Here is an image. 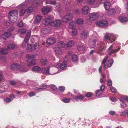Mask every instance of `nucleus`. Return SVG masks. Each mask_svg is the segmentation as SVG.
<instances>
[{
  "mask_svg": "<svg viewBox=\"0 0 128 128\" xmlns=\"http://www.w3.org/2000/svg\"><path fill=\"white\" fill-rule=\"evenodd\" d=\"M118 36L117 34L113 33L107 32L104 36V41L98 42L96 40H94L91 42L90 46L92 48H94L96 46H99V47L105 50L107 46L106 42L108 41L109 44L112 43L116 40Z\"/></svg>",
  "mask_w": 128,
  "mask_h": 128,
  "instance_id": "obj_1",
  "label": "nucleus"
},
{
  "mask_svg": "<svg viewBox=\"0 0 128 128\" xmlns=\"http://www.w3.org/2000/svg\"><path fill=\"white\" fill-rule=\"evenodd\" d=\"M113 45H112L108 48L107 51L108 55H110L112 54H116L121 49V44L119 42L116 43L114 47L115 49H113Z\"/></svg>",
  "mask_w": 128,
  "mask_h": 128,
  "instance_id": "obj_2",
  "label": "nucleus"
},
{
  "mask_svg": "<svg viewBox=\"0 0 128 128\" xmlns=\"http://www.w3.org/2000/svg\"><path fill=\"white\" fill-rule=\"evenodd\" d=\"M18 14V12L16 10L11 11L9 12L8 17L10 22L12 23H14L17 21Z\"/></svg>",
  "mask_w": 128,
  "mask_h": 128,
  "instance_id": "obj_3",
  "label": "nucleus"
},
{
  "mask_svg": "<svg viewBox=\"0 0 128 128\" xmlns=\"http://www.w3.org/2000/svg\"><path fill=\"white\" fill-rule=\"evenodd\" d=\"M57 46L55 47L54 48V50L55 53L58 55H60L62 53V52L60 47L62 48H66V45L62 41H60L58 44Z\"/></svg>",
  "mask_w": 128,
  "mask_h": 128,
  "instance_id": "obj_4",
  "label": "nucleus"
},
{
  "mask_svg": "<svg viewBox=\"0 0 128 128\" xmlns=\"http://www.w3.org/2000/svg\"><path fill=\"white\" fill-rule=\"evenodd\" d=\"M41 44H40L39 42H38L34 45L28 44L27 50L29 52H31L34 50L36 48H40Z\"/></svg>",
  "mask_w": 128,
  "mask_h": 128,
  "instance_id": "obj_5",
  "label": "nucleus"
},
{
  "mask_svg": "<svg viewBox=\"0 0 128 128\" xmlns=\"http://www.w3.org/2000/svg\"><path fill=\"white\" fill-rule=\"evenodd\" d=\"M36 60L35 56H27L26 64L29 66L34 65L36 64V63L34 62Z\"/></svg>",
  "mask_w": 128,
  "mask_h": 128,
  "instance_id": "obj_6",
  "label": "nucleus"
},
{
  "mask_svg": "<svg viewBox=\"0 0 128 128\" xmlns=\"http://www.w3.org/2000/svg\"><path fill=\"white\" fill-rule=\"evenodd\" d=\"M97 26L100 28H105L108 26V21L105 20H104L96 22Z\"/></svg>",
  "mask_w": 128,
  "mask_h": 128,
  "instance_id": "obj_7",
  "label": "nucleus"
},
{
  "mask_svg": "<svg viewBox=\"0 0 128 128\" xmlns=\"http://www.w3.org/2000/svg\"><path fill=\"white\" fill-rule=\"evenodd\" d=\"M87 3L89 5H93L95 8H98L101 4L100 0H88Z\"/></svg>",
  "mask_w": 128,
  "mask_h": 128,
  "instance_id": "obj_8",
  "label": "nucleus"
},
{
  "mask_svg": "<svg viewBox=\"0 0 128 128\" xmlns=\"http://www.w3.org/2000/svg\"><path fill=\"white\" fill-rule=\"evenodd\" d=\"M74 17L73 14L71 13L67 14L62 18V21L65 22H67L71 20Z\"/></svg>",
  "mask_w": 128,
  "mask_h": 128,
  "instance_id": "obj_9",
  "label": "nucleus"
},
{
  "mask_svg": "<svg viewBox=\"0 0 128 128\" xmlns=\"http://www.w3.org/2000/svg\"><path fill=\"white\" fill-rule=\"evenodd\" d=\"M99 16V14L96 12H95L90 13L88 15L89 18H90L93 21H94L98 19Z\"/></svg>",
  "mask_w": 128,
  "mask_h": 128,
  "instance_id": "obj_10",
  "label": "nucleus"
},
{
  "mask_svg": "<svg viewBox=\"0 0 128 128\" xmlns=\"http://www.w3.org/2000/svg\"><path fill=\"white\" fill-rule=\"evenodd\" d=\"M77 49L78 51V55L85 53L86 49L85 47L82 45H80L77 46Z\"/></svg>",
  "mask_w": 128,
  "mask_h": 128,
  "instance_id": "obj_11",
  "label": "nucleus"
},
{
  "mask_svg": "<svg viewBox=\"0 0 128 128\" xmlns=\"http://www.w3.org/2000/svg\"><path fill=\"white\" fill-rule=\"evenodd\" d=\"M88 35L86 30H84L81 33L80 35V38L81 40L85 42L88 38Z\"/></svg>",
  "mask_w": 128,
  "mask_h": 128,
  "instance_id": "obj_12",
  "label": "nucleus"
},
{
  "mask_svg": "<svg viewBox=\"0 0 128 128\" xmlns=\"http://www.w3.org/2000/svg\"><path fill=\"white\" fill-rule=\"evenodd\" d=\"M51 30L50 28H43L41 30V33L44 35H46L50 32Z\"/></svg>",
  "mask_w": 128,
  "mask_h": 128,
  "instance_id": "obj_13",
  "label": "nucleus"
},
{
  "mask_svg": "<svg viewBox=\"0 0 128 128\" xmlns=\"http://www.w3.org/2000/svg\"><path fill=\"white\" fill-rule=\"evenodd\" d=\"M89 11V7L88 6H85L82 8V12L83 15H86L88 14Z\"/></svg>",
  "mask_w": 128,
  "mask_h": 128,
  "instance_id": "obj_14",
  "label": "nucleus"
},
{
  "mask_svg": "<svg viewBox=\"0 0 128 128\" xmlns=\"http://www.w3.org/2000/svg\"><path fill=\"white\" fill-rule=\"evenodd\" d=\"M52 22L50 18H47L44 20V24L46 26L50 25L51 26V24L52 23Z\"/></svg>",
  "mask_w": 128,
  "mask_h": 128,
  "instance_id": "obj_15",
  "label": "nucleus"
},
{
  "mask_svg": "<svg viewBox=\"0 0 128 128\" xmlns=\"http://www.w3.org/2000/svg\"><path fill=\"white\" fill-rule=\"evenodd\" d=\"M50 7L46 6L42 8V10L43 14L46 15L48 14L50 12Z\"/></svg>",
  "mask_w": 128,
  "mask_h": 128,
  "instance_id": "obj_16",
  "label": "nucleus"
},
{
  "mask_svg": "<svg viewBox=\"0 0 128 128\" xmlns=\"http://www.w3.org/2000/svg\"><path fill=\"white\" fill-rule=\"evenodd\" d=\"M56 42V39L54 38H49L46 40V42L49 45H51L54 44Z\"/></svg>",
  "mask_w": 128,
  "mask_h": 128,
  "instance_id": "obj_17",
  "label": "nucleus"
},
{
  "mask_svg": "<svg viewBox=\"0 0 128 128\" xmlns=\"http://www.w3.org/2000/svg\"><path fill=\"white\" fill-rule=\"evenodd\" d=\"M58 66L60 67V68L62 70H63L65 69L67 66L66 62V61H64L61 64H58Z\"/></svg>",
  "mask_w": 128,
  "mask_h": 128,
  "instance_id": "obj_18",
  "label": "nucleus"
},
{
  "mask_svg": "<svg viewBox=\"0 0 128 128\" xmlns=\"http://www.w3.org/2000/svg\"><path fill=\"white\" fill-rule=\"evenodd\" d=\"M74 42L73 40L69 41L66 45V48H71L74 46Z\"/></svg>",
  "mask_w": 128,
  "mask_h": 128,
  "instance_id": "obj_19",
  "label": "nucleus"
},
{
  "mask_svg": "<svg viewBox=\"0 0 128 128\" xmlns=\"http://www.w3.org/2000/svg\"><path fill=\"white\" fill-rule=\"evenodd\" d=\"M50 67H48L46 68H42V73L45 74H50Z\"/></svg>",
  "mask_w": 128,
  "mask_h": 128,
  "instance_id": "obj_20",
  "label": "nucleus"
},
{
  "mask_svg": "<svg viewBox=\"0 0 128 128\" xmlns=\"http://www.w3.org/2000/svg\"><path fill=\"white\" fill-rule=\"evenodd\" d=\"M62 21L59 20H57L54 21L52 22L51 24V26H57L60 25Z\"/></svg>",
  "mask_w": 128,
  "mask_h": 128,
  "instance_id": "obj_21",
  "label": "nucleus"
},
{
  "mask_svg": "<svg viewBox=\"0 0 128 128\" xmlns=\"http://www.w3.org/2000/svg\"><path fill=\"white\" fill-rule=\"evenodd\" d=\"M42 18V17L41 16L39 15H37L36 17L34 23L36 24L39 23L41 21Z\"/></svg>",
  "mask_w": 128,
  "mask_h": 128,
  "instance_id": "obj_22",
  "label": "nucleus"
},
{
  "mask_svg": "<svg viewBox=\"0 0 128 128\" xmlns=\"http://www.w3.org/2000/svg\"><path fill=\"white\" fill-rule=\"evenodd\" d=\"M10 36L11 34L10 33L7 32H6L2 35L1 38L4 40H6V38L10 37Z\"/></svg>",
  "mask_w": 128,
  "mask_h": 128,
  "instance_id": "obj_23",
  "label": "nucleus"
},
{
  "mask_svg": "<svg viewBox=\"0 0 128 128\" xmlns=\"http://www.w3.org/2000/svg\"><path fill=\"white\" fill-rule=\"evenodd\" d=\"M20 67V66L19 64L16 63H14L11 65V68L12 70H14L19 68Z\"/></svg>",
  "mask_w": 128,
  "mask_h": 128,
  "instance_id": "obj_24",
  "label": "nucleus"
},
{
  "mask_svg": "<svg viewBox=\"0 0 128 128\" xmlns=\"http://www.w3.org/2000/svg\"><path fill=\"white\" fill-rule=\"evenodd\" d=\"M16 47V45L14 43H12L9 44L7 47L8 50H10L13 49Z\"/></svg>",
  "mask_w": 128,
  "mask_h": 128,
  "instance_id": "obj_25",
  "label": "nucleus"
},
{
  "mask_svg": "<svg viewBox=\"0 0 128 128\" xmlns=\"http://www.w3.org/2000/svg\"><path fill=\"white\" fill-rule=\"evenodd\" d=\"M30 35L31 32H29L27 33L24 40V42L25 43H27L28 41L30 38Z\"/></svg>",
  "mask_w": 128,
  "mask_h": 128,
  "instance_id": "obj_26",
  "label": "nucleus"
},
{
  "mask_svg": "<svg viewBox=\"0 0 128 128\" xmlns=\"http://www.w3.org/2000/svg\"><path fill=\"white\" fill-rule=\"evenodd\" d=\"M8 50L7 49L1 48L0 49V54L3 55H6L8 54Z\"/></svg>",
  "mask_w": 128,
  "mask_h": 128,
  "instance_id": "obj_27",
  "label": "nucleus"
},
{
  "mask_svg": "<svg viewBox=\"0 0 128 128\" xmlns=\"http://www.w3.org/2000/svg\"><path fill=\"white\" fill-rule=\"evenodd\" d=\"M116 13V11L114 8H111L108 11V14L109 15H114Z\"/></svg>",
  "mask_w": 128,
  "mask_h": 128,
  "instance_id": "obj_28",
  "label": "nucleus"
},
{
  "mask_svg": "<svg viewBox=\"0 0 128 128\" xmlns=\"http://www.w3.org/2000/svg\"><path fill=\"white\" fill-rule=\"evenodd\" d=\"M46 4H50L51 5H55L56 3L55 1H52L51 0H46Z\"/></svg>",
  "mask_w": 128,
  "mask_h": 128,
  "instance_id": "obj_29",
  "label": "nucleus"
},
{
  "mask_svg": "<svg viewBox=\"0 0 128 128\" xmlns=\"http://www.w3.org/2000/svg\"><path fill=\"white\" fill-rule=\"evenodd\" d=\"M118 19L119 21L122 22H125L128 20V19L126 17L123 16H120Z\"/></svg>",
  "mask_w": 128,
  "mask_h": 128,
  "instance_id": "obj_30",
  "label": "nucleus"
},
{
  "mask_svg": "<svg viewBox=\"0 0 128 128\" xmlns=\"http://www.w3.org/2000/svg\"><path fill=\"white\" fill-rule=\"evenodd\" d=\"M84 21L82 18H79L77 19L76 21V23L79 25H82L84 23Z\"/></svg>",
  "mask_w": 128,
  "mask_h": 128,
  "instance_id": "obj_31",
  "label": "nucleus"
},
{
  "mask_svg": "<svg viewBox=\"0 0 128 128\" xmlns=\"http://www.w3.org/2000/svg\"><path fill=\"white\" fill-rule=\"evenodd\" d=\"M104 7L105 9L108 10L110 8L111 4L109 2H106L104 4Z\"/></svg>",
  "mask_w": 128,
  "mask_h": 128,
  "instance_id": "obj_32",
  "label": "nucleus"
},
{
  "mask_svg": "<svg viewBox=\"0 0 128 128\" xmlns=\"http://www.w3.org/2000/svg\"><path fill=\"white\" fill-rule=\"evenodd\" d=\"M76 25V23L75 22L73 21L72 22L69 24L68 26L69 28H72V29H74V27Z\"/></svg>",
  "mask_w": 128,
  "mask_h": 128,
  "instance_id": "obj_33",
  "label": "nucleus"
},
{
  "mask_svg": "<svg viewBox=\"0 0 128 128\" xmlns=\"http://www.w3.org/2000/svg\"><path fill=\"white\" fill-rule=\"evenodd\" d=\"M41 64L43 66H47L48 64V62L45 59H42L41 61Z\"/></svg>",
  "mask_w": 128,
  "mask_h": 128,
  "instance_id": "obj_34",
  "label": "nucleus"
},
{
  "mask_svg": "<svg viewBox=\"0 0 128 128\" xmlns=\"http://www.w3.org/2000/svg\"><path fill=\"white\" fill-rule=\"evenodd\" d=\"M84 98V96L82 95H80L78 96H76L74 98L75 99L78 100H82Z\"/></svg>",
  "mask_w": 128,
  "mask_h": 128,
  "instance_id": "obj_35",
  "label": "nucleus"
},
{
  "mask_svg": "<svg viewBox=\"0 0 128 128\" xmlns=\"http://www.w3.org/2000/svg\"><path fill=\"white\" fill-rule=\"evenodd\" d=\"M108 58V57L107 56L103 60L102 62L101 65L102 66H104V69H105L106 68V65L105 64V63Z\"/></svg>",
  "mask_w": 128,
  "mask_h": 128,
  "instance_id": "obj_36",
  "label": "nucleus"
},
{
  "mask_svg": "<svg viewBox=\"0 0 128 128\" xmlns=\"http://www.w3.org/2000/svg\"><path fill=\"white\" fill-rule=\"evenodd\" d=\"M32 70L37 72H40L41 70L40 68L38 66H36L32 68Z\"/></svg>",
  "mask_w": 128,
  "mask_h": 128,
  "instance_id": "obj_37",
  "label": "nucleus"
},
{
  "mask_svg": "<svg viewBox=\"0 0 128 128\" xmlns=\"http://www.w3.org/2000/svg\"><path fill=\"white\" fill-rule=\"evenodd\" d=\"M46 86L47 85H46V84H45L43 85L42 86L39 87L37 88H36V89L35 90H38L44 89H46L47 88Z\"/></svg>",
  "mask_w": 128,
  "mask_h": 128,
  "instance_id": "obj_38",
  "label": "nucleus"
},
{
  "mask_svg": "<svg viewBox=\"0 0 128 128\" xmlns=\"http://www.w3.org/2000/svg\"><path fill=\"white\" fill-rule=\"evenodd\" d=\"M34 8L33 7L30 6L28 7L27 9V12L28 13H31L33 11Z\"/></svg>",
  "mask_w": 128,
  "mask_h": 128,
  "instance_id": "obj_39",
  "label": "nucleus"
},
{
  "mask_svg": "<svg viewBox=\"0 0 128 128\" xmlns=\"http://www.w3.org/2000/svg\"><path fill=\"white\" fill-rule=\"evenodd\" d=\"M20 70L22 72H27L28 70L26 68L22 67H20Z\"/></svg>",
  "mask_w": 128,
  "mask_h": 128,
  "instance_id": "obj_40",
  "label": "nucleus"
},
{
  "mask_svg": "<svg viewBox=\"0 0 128 128\" xmlns=\"http://www.w3.org/2000/svg\"><path fill=\"white\" fill-rule=\"evenodd\" d=\"M121 103L120 104V106L121 107L124 108L126 106V105L125 103V102L122 101V99L120 100Z\"/></svg>",
  "mask_w": 128,
  "mask_h": 128,
  "instance_id": "obj_41",
  "label": "nucleus"
},
{
  "mask_svg": "<svg viewBox=\"0 0 128 128\" xmlns=\"http://www.w3.org/2000/svg\"><path fill=\"white\" fill-rule=\"evenodd\" d=\"M26 32V30L24 28H22L21 29H20L18 30L19 33L21 34H24Z\"/></svg>",
  "mask_w": 128,
  "mask_h": 128,
  "instance_id": "obj_42",
  "label": "nucleus"
},
{
  "mask_svg": "<svg viewBox=\"0 0 128 128\" xmlns=\"http://www.w3.org/2000/svg\"><path fill=\"white\" fill-rule=\"evenodd\" d=\"M128 115V110H126L121 112L120 116H124Z\"/></svg>",
  "mask_w": 128,
  "mask_h": 128,
  "instance_id": "obj_43",
  "label": "nucleus"
},
{
  "mask_svg": "<svg viewBox=\"0 0 128 128\" xmlns=\"http://www.w3.org/2000/svg\"><path fill=\"white\" fill-rule=\"evenodd\" d=\"M102 93V92L99 90H97L96 92V94L97 96L100 97V96Z\"/></svg>",
  "mask_w": 128,
  "mask_h": 128,
  "instance_id": "obj_44",
  "label": "nucleus"
},
{
  "mask_svg": "<svg viewBox=\"0 0 128 128\" xmlns=\"http://www.w3.org/2000/svg\"><path fill=\"white\" fill-rule=\"evenodd\" d=\"M93 21L90 18L88 19H87L86 20V22L88 24H92V21Z\"/></svg>",
  "mask_w": 128,
  "mask_h": 128,
  "instance_id": "obj_45",
  "label": "nucleus"
},
{
  "mask_svg": "<svg viewBox=\"0 0 128 128\" xmlns=\"http://www.w3.org/2000/svg\"><path fill=\"white\" fill-rule=\"evenodd\" d=\"M72 34L73 36H76L77 34V31L75 28L73 29L72 31Z\"/></svg>",
  "mask_w": 128,
  "mask_h": 128,
  "instance_id": "obj_46",
  "label": "nucleus"
},
{
  "mask_svg": "<svg viewBox=\"0 0 128 128\" xmlns=\"http://www.w3.org/2000/svg\"><path fill=\"white\" fill-rule=\"evenodd\" d=\"M26 4L25 3H24V2L23 3H22L19 6H18L17 8H24L26 6Z\"/></svg>",
  "mask_w": 128,
  "mask_h": 128,
  "instance_id": "obj_47",
  "label": "nucleus"
},
{
  "mask_svg": "<svg viewBox=\"0 0 128 128\" xmlns=\"http://www.w3.org/2000/svg\"><path fill=\"white\" fill-rule=\"evenodd\" d=\"M69 55L70 56H78V55L74 53L72 51H69L68 52Z\"/></svg>",
  "mask_w": 128,
  "mask_h": 128,
  "instance_id": "obj_48",
  "label": "nucleus"
},
{
  "mask_svg": "<svg viewBox=\"0 0 128 128\" xmlns=\"http://www.w3.org/2000/svg\"><path fill=\"white\" fill-rule=\"evenodd\" d=\"M114 62L112 60H110L108 61V66L109 67H110L112 65Z\"/></svg>",
  "mask_w": 128,
  "mask_h": 128,
  "instance_id": "obj_49",
  "label": "nucleus"
},
{
  "mask_svg": "<svg viewBox=\"0 0 128 128\" xmlns=\"http://www.w3.org/2000/svg\"><path fill=\"white\" fill-rule=\"evenodd\" d=\"M110 88L111 92L114 93H116V90L113 86L110 87Z\"/></svg>",
  "mask_w": 128,
  "mask_h": 128,
  "instance_id": "obj_50",
  "label": "nucleus"
},
{
  "mask_svg": "<svg viewBox=\"0 0 128 128\" xmlns=\"http://www.w3.org/2000/svg\"><path fill=\"white\" fill-rule=\"evenodd\" d=\"M26 12V10L25 9H23L20 12V16H23Z\"/></svg>",
  "mask_w": 128,
  "mask_h": 128,
  "instance_id": "obj_51",
  "label": "nucleus"
},
{
  "mask_svg": "<svg viewBox=\"0 0 128 128\" xmlns=\"http://www.w3.org/2000/svg\"><path fill=\"white\" fill-rule=\"evenodd\" d=\"M13 98H8L4 100L5 102L6 103H9L13 100Z\"/></svg>",
  "mask_w": 128,
  "mask_h": 128,
  "instance_id": "obj_52",
  "label": "nucleus"
},
{
  "mask_svg": "<svg viewBox=\"0 0 128 128\" xmlns=\"http://www.w3.org/2000/svg\"><path fill=\"white\" fill-rule=\"evenodd\" d=\"M115 10L116 12L118 14H120V12L121 9L120 8L117 7H116Z\"/></svg>",
  "mask_w": 128,
  "mask_h": 128,
  "instance_id": "obj_53",
  "label": "nucleus"
},
{
  "mask_svg": "<svg viewBox=\"0 0 128 128\" xmlns=\"http://www.w3.org/2000/svg\"><path fill=\"white\" fill-rule=\"evenodd\" d=\"M65 88L62 86H60L59 87V90L61 92H64L65 90Z\"/></svg>",
  "mask_w": 128,
  "mask_h": 128,
  "instance_id": "obj_54",
  "label": "nucleus"
},
{
  "mask_svg": "<svg viewBox=\"0 0 128 128\" xmlns=\"http://www.w3.org/2000/svg\"><path fill=\"white\" fill-rule=\"evenodd\" d=\"M63 101L65 103H68L70 102V98H65L63 100Z\"/></svg>",
  "mask_w": 128,
  "mask_h": 128,
  "instance_id": "obj_55",
  "label": "nucleus"
},
{
  "mask_svg": "<svg viewBox=\"0 0 128 128\" xmlns=\"http://www.w3.org/2000/svg\"><path fill=\"white\" fill-rule=\"evenodd\" d=\"M10 84L11 85L15 86L16 84L17 83L15 81L13 80L10 81Z\"/></svg>",
  "mask_w": 128,
  "mask_h": 128,
  "instance_id": "obj_56",
  "label": "nucleus"
},
{
  "mask_svg": "<svg viewBox=\"0 0 128 128\" xmlns=\"http://www.w3.org/2000/svg\"><path fill=\"white\" fill-rule=\"evenodd\" d=\"M34 0H26L25 1V2H24L26 4V5L27 4H29L30 2H33V1Z\"/></svg>",
  "mask_w": 128,
  "mask_h": 128,
  "instance_id": "obj_57",
  "label": "nucleus"
},
{
  "mask_svg": "<svg viewBox=\"0 0 128 128\" xmlns=\"http://www.w3.org/2000/svg\"><path fill=\"white\" fill-rule=\"evenodd\" d=\"M72 60L73 62H76L78 60V56H72Z\"/></svg>",
  "mask_w": 128,
  "mask_h": 128,
  "instance_id": "obj_58",
  "label": "nucleus"
},
{
  "mask_svg": "<svg viewBox=\"0 0 128 128\" xmlns=\"http://www.w3.org/2000/svg\"><path fill=\"white\" fill-rule=\"evenodd\" d=\"M18 26L20 27H21L23 26H24V24L21 21L18 24Z\"/></svg>",
  "mask_w": 128,
  "mask_h": 128,
  "instance_id": "obj_59",
  "label": "nucleus"
},
{
  "mask_svg": "<svg viewBox=\"0 0 128 128\" xmlns=\"http://www.w3.org/2000/svg\"><path fill=\"white\" fill-rule=\"evenodd\" d=\"M35 0H34L33 2H34V4H36V5H39L40 4V1L39 0H37L35 1Z\"/></svg>",
  "mask_w": 128,
  "mask_h": 128,
  "instance_id": "obj_60",
  "label": "nucleus"
},
{
  "mask_svg": "<svg viewBox=\"0 0 128 128\" xmlns=\"http://www.w3.org/2000/svg\"><path fill=\"white\" fill-rule=\"evenodd\" d=\"M4 79V76L2 72L0 71V81H2Z\"/></svg>",
  "mask_w": 128,
  "mask_h": 128,
  "instance_id": "obj_61",
  "label": "nucleus"
},
{
  "mask_svg": "<svg viewBox=\"0 0 128 128\" xmlns=\"http://www.w3.org/2000/svg\"><path fill=\"white\" fill-rule=\"evenodd\" d=\"M108 84L109 86L110 87L112 86H111L112 84V81L110 80L109 79L108 82Z\"/></svg>",
  "mask_w": 128,
  "mask_h": 128,
  "instance_id": "obj_62",
  "label": "nucleus"
},
{
  "mask_svg": "<svg viewBox=\"0 0 128 128\" xmlns=\"http://www.w3.org/2000/svg\"><path fill=\"white\" fill-rule=\"evenodd\" d=\"M92 37H94V38H95L98 36L97 33L96 32H94L92 35Z\"/></svg>",
  "mask_w": 128,
  "mask_h": 128,
  "instance_id": "obj_63",
  "label": "nucleus"
},
{
  "mask_svg": "<svg viewBox=\"0 0 128 128\" xmlns=\"http://www.w3.org/2000/svg\"><path fill=\"white\" fill-rule=\"evenodd\" d=\"M128 0H124L123 2L124 3H126L127 2V4L126 5V9L128 11V1L127 2Z\"/></svg>",
  "mask_w": 128,
  "mask_h": 128,
  "instance_id": "obj_64",
  "label": "nucleus"
}]
</instances>
